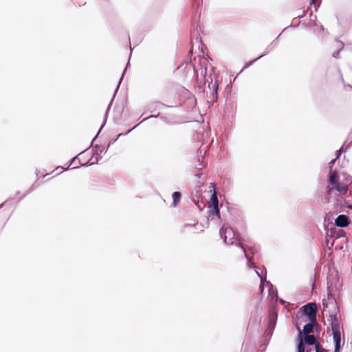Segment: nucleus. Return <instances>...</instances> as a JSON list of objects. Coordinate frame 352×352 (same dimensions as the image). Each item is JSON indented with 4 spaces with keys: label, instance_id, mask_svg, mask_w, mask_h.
Returning <instances> with one entry per match:
<instances>
[{
    "label": "nucleus",
    "instance_id": "1",
    "mask_svg": "<svg viewBox=\"0 0 352 352\" xmlns=\"http://www.w3.org/2000/svg\"><path fill=\"white\" fill-rule=\"evenodd\" d=\"M210 60V58L204 55L197 56L190 63L197 80H199L200 76L203 78L204 85L208 83V87L210 90V98L215 101L218 98L219 76L214 73V67Z\"/></svg>",
    "mask_w": 352,
    "mask_h": 352
},
{
    "label": "nucleus",
    "instance_id": "2",
    "mask_svg": "<svg viewBox=\"0 0 352 352\" xmlns=\"http://www.w3.org/2000/svg\"><path fill=\"white\" fill-rule=\"evenodd\" d=\"M220 236L222 239H223V241L227 245H235L236 246H239L241 252L243 254V256L247 259V264L249 267L250 258L249 254L247 253L245 248L241 243L238 241L236 238L235 233L233 229L229 226L228 224L224 223L219 230Z\"/></svg>",
    "mask_w": 352,
    "mask_h": 352
},
{
    "label": "nucleus",
    "instance_id": "3",
    "mask_svg": "<svg viewBox=\"0 0 352 352\" xmlns=\"http://www.w3.org/2000/svg\"><path fill=\"white\" fill-rule=\"evenodd\" d=\"M302 314L306 316L309 320H316L317 306L316 303L309 302L301 307Z\"/></svg>",
    "mask_w": 352,
    "mask_h": 352
},
{
    "label": "nucleus",
    "instance_id": "4",
    "mask_svg": "<svg viewBox=\"0 0 352 352\" xmlns=\"http://www.w3.org/2000/svg\"><path fill=\"white\" fill-rule=\"evenodd\" d=\"M337 311L331 312L329 315V321L330 322L331 328L332 331H340L341 324L340 316H338V309L336 307Z\"/></svg>",
    "mask_w": 352,
    "mask_h": 352
},
{
    "label": "nucleus",
    "instance_id": "5",
    "mask_svg": "<svg viewBox=\"0 0 352 352\" xmlns=\"http://www.w3.org/2000/svg\"><path fill=\"white\" fill-rule=\"evenodd\" d=\"M350 223L349 217L345 214H340L335 219V225L339 228H345Z\"/></svg>",
    "mask_w": 352,
    "mask_h": 352
},
{
    "label": "nucleus",
    "instance_id": "6",
    "mask_svg": "<svg viewBox=\"0 0 352 352\" xmlns=\"http://www.w3.org/2000/svg\"><path fill=\"white\" fill-rule=\"evenodd\" d=\"M278 37L274 40L273 41L265 50L263 54H261V56H259L258 57H257L256 58H255L254 60H252L248 65H247L245 66V68L249 67L250 65H251L252 64H253L254 63H255L256 60H258V59H260L261 58L263 57L264 56L267 55V54H269L270 52H272L276 47V41L277 40Z\"/></svg>",
    "mask_w": 352,
    "mask_h": 352
},
{
    "label": "nucleus",
    "instance_id": "7",
    "mask_svg": "<svg viewBox=\"0 0 352 352\" xmlns=\"http://www.w3.org/2000/svg\"><path fill=\"white\" fill-rule=\"evenodd\" d=\"M316 320H310L309 323L305 324L303 327V331L299 332L300 336H302V334L304 335H309L311 333L314 332V327L316 325Z\"/></svg>",
    "mask_w": 352,
    "mask_h": 352
},
{
    "label": "nucleus",
    "instance_id": "8",
    "mask_svg": "<svg viewBox=\"0 0 352 352\" xmlns=\"http://www.w3.org/2000/svg\"><path fill=\"white\" fill-rule=\"evenodd\" d=\"M333 341L335 342L334 352H339L340 350L341 332L333 331Z\"/></svg>",
    "mask_w": 352,
    "mask_h": 352
},
{
    "label": "nucleus",
    "instance_id": "9",
    "mask_svg": "<svg viewBox=\"0 0 352 352\" xmlns=\"http://www.w3.org/2000/svg\"><path fill=\"white\" fill-rule=\"evenodd\" d=\"M304 344H308V345H315L316 344H320L319 343L316 342V338L314 335H304L303 337V342Z\"/></svg>",
    "mask_w": 352,
    "mask_h": 352
},
{
    "label": "nucleus",
    "instance_id": "10",
    "mask_svg": "<svg viewBox=\"0 0 352 352\" xmlns=\"http://www.w3.org/2000/svg\"><path fill=\"white\" fill-rule=\"evenodd\" d=\"M333 186L339 192L346 194L348 191V186L346 184L337 182Z\"/></svg>",
    "mask_w": 352,
    "mask_h": 352
},
{
    "label": "nucleus",
    "instance_id": "11",
    "mask_svg": "<svg viewBox=\"0 0 352 352\" xmlns=\"http://www.w3.org/2000/svg\"><path fill=\"white\" fill-rule=\"evenodd\" d=\"M107 149H108V146L107 148H105L104 146L96 144L94 147V155H99L102 153H106L107 151Z\"/></svg>",
    "mask_w": 352,
    "mask_h": 352
},
{
    "label": "nucleus",
    "instance_id": "12",
    "mask_svg": "<svg viewBox=\"0 0 352 352\" xmlns=\"http://www.w3.org/2000/svg\"><path fill=\"white\" fill-rule=\"evenodd\" d=\"M338 174L335 171L333 173H331L329 175V184L333 186L334 184H336L337 182H338Z\"/></svg>",
    "mask_w": 352,
    "mask_h": 352
},
{
    "label": "nucleus",
    "instance_id": "13",
    "mask_svg": "<svg viewBox=\"0 0 352 352\" xmlns=\"http://www.w3.org/2000/svg\"><path fill=\"white\" fill-rule=\"evenodd\" d=\"M181 196L182 195L180 192L176 191L173 193L172 197L173 200L174 206H176L177 205V203L180 201Z\"/></svg>",
    "mask_w": 352,
    "mask_h": 352
},
{
    "label": "nucleus",
    "instance_id": "14",
    "mask_svg": "<svg viewBox=\"0 0 352 352\" xmlns=\"http://www.w3.org/2000/svg\"><path fill=\"white\" fill-rule=\"evenodd\" d=\"M210 201L212 204L211 206H219V200L217 195L215 191H214V192L211 195Z\"/></svg>",
    "mask_w": 352,
    "mask_h": 352
},
{
    "label": "nucleus",
    "instance_id": "15",
    "mask_svg": "<svg viewBox=\"0 0 352 352\" xmlns=\"http://www.w3.org/2000/svg\"><path fill=\"white\" fill-rule=\"evenodd\" d=\"M137 126H138V124H137V125H135V126H133L132 129H131L128 130V131H127L126 133H121L118 134V135H117V137H116V139L112 140L109 143V144H108V146H108V148L110 146V145H111V144L114 143V142H116V140H117L120 137H121V136H122V135H125L129 134V133L132 130H133V129H134Z\"/></svg>",
    "mask_w": 352,
    "mask_h": 352
},
{
    "label": "nucleus",
    "instance_id": "16",
    "mask_svg": "<svg viewBox=\"0 0 352 352\" xmlns=\"http://www.w3.org/2000/svg\"><path fill=\"white\" fill-rule=\"evenodd\" d=\"M210 214H215L219 218H220V211H219V206H211Z\"/></svg>",
    "mask_w": 352,
    "mask_h": 352
},
{
    "label": "nucleus",
    "instance_id": "17",
    "mask_svg": "<svg viewBox=\"0 0 352 352\" xmlns=\"http://www.w3.org/2000/svg\"><path fill=\"white\" fill-rule=\"evenodd\" d=\"M250 267H249L248 265H247V267H248L249 269H251V268H254V269H255V272H256V274H257V276H258L259 278H261V280L262 281L263 278H262V276H261V274H260V273L258 272V271L257 270V267H256V266L253 263H252V258H251V257H250Z\"/></svg>",
    "mask_w": 352,
    "mask_h": 352
},
{
    "label": "nucleus",
    "instance_id": "18",
    "mask_svg": "<svg viewBox=\"0 0 352 352\" xmlns=\"http://www.w3.org/2000/svg\"><path fill=\"white\" fill-rule=\"evenodd\" d=\"M334 236H336V238L338 239L344 237L346 236V232L342 230H339L338 231L334 232Z\"/></svg>",
    "mask_w": 352,
    "mask_h": 352
},
{
    "label": "nucleus",
    "instance_id": "19",
    "mask_svg": "<svg viewBox=\"0 0 352 352\" xmlns=\"http://www.w3.org/2000/svg\"><path fill=\"white\" fill-rule=\"evenodd\" d=\"M298 352H305V346L302 343V338L300 339V342L298 344Z\"/></svg>",
    "mask_w": 352,
    "mask_h": 352
},
{
    "label": "nucleus",
    "instance_id": "20",
    "mask_svg": "<svg viewBox=\"0 0 352 352\" xmlns=\"http://www.w3.org/2000/svg\"><path fill=\"white\" fill-rule=\"evenodd\" d=\"M276 324V319H272V318H270V322H269V326H268V329H270V332L271 331H272V329L274 328V326Z\"/></svg>",
    "mask_w": 352,
    "mask_h": 352
},
{
    "label": "nucleus",
    "instance_id": "21",
    "mask_svg": "<svg viewBox=\"0 0 352 352\" xmlns=\"http://www.w3.org/2000/svg\"><path fill=\"white\" fill-rule=\"evenodd\" d=\"M316 352H329L327 349L322 347L320 344H316Z\"/></svg>",
    "mask_w": 352,
    "mask_h": 352
},
{
    "label": "nucleus",
    "instance_id": "22",
    "mask_svg": "<svg viewBox=\"0 0 352 352\" xmlns=\"http://www.w3.org/2000/svg\"><path fill=\"white\" fill-rule=\"evenodd\" d=\"M343 49V47H342L340 50H338V51L335 52L333 54V57H334L335 58H340V52L342 51V50Z\"/></svg>",
    "mask_w": 352,
    "mask_h": 352
},
{
    "label": "nucleus",
    "instance_id": "23",
    "mask_svg": "<svg viewBox=\"0 0 352 352\" xmlns=\"http://www.w3.org/2000/svg\"><path fill=\"white\" fill-rule=\"evenodd\" d=\"M110 106H111V103H109V105H108V107H107V108L105 117H107V114L108 111H109V108H110ZM105 122H106V118H104V122H103V124L101 125V127H100V129L99 131H100L102 129V128L104 126V124H105Z\"/></svg>",
    "mask_w": 352,
    "mask_h": 352
},
{
    "label": "nucleus",
    "instance_id": "24",
    "mask_svg": "<svg viewBox=\"0 0 352 352\" xmlns=\"http://www.w3.org/2000/svg\"><path fill=\"white\" fill-rule=\"evenodd\" d=\"M35 187H34V185L33 184L30 188L29 190L24 194V195L21 198V199L25 197L27 195H28L29 193H30L32 191H33L34 190Z\"/></svg>",
    "mask_w": 352,
    "mask_h": 352
},
{
    "label": "nucleus",
    "instance_id": "25",
    "mask_svg": "<svg viewBox=\"0 0 352 352\" xmlns=\"http://www.w3.org/2000/svg\"><path fill=\"white\" fill-rule=\"evenodd\" d=\"M343 152V147H341L338 151L336 152V160L340 157Z\"/></svg>",
    "mask_w": 352,
    "mask_h": 352
},
{
    "label": "nucleus",
    "instance_id": "26",
    "mask_svg": "<svg viewBox=\"0 0 352 352\" xmlns=\"http://www.w3.org/2000/svg\"><path fill=\"white\" fill-rule=\"evenodd\" d=\"M128 65H129V63H127V65H126V67H125V69H124V72H123V73H122V75H124V72L126 70V69H127V67H128ZM122 77H123V76H122V77H121V78H120V82H119V83H118V86H117V87H116V89L115 93H116L117 90L118 89V87H119V85H120V82H121V80H122Z\"/></svg>",
    "mask_w": 352,
    "mask_h": 352
},
{
    "label": "nucleus",
    "instance_id": "27",
    "mask_svg": "<svg viewBox=\"0 0 352 352\" xmlns=\"http://www.w3.org/2000/svg\"><path fill=\"white\" fill-rule=\"evenodd\" d=\"M327 289H328V298L330 299V298H333V296L331 294V286L328 285L327 287Z\"/></svg>",
    "mask_w": 352,
    "mask_h": 352
},
{
    "label": "nucleus",
    "instance_id": "28",
    "mask_svg": "<svg viewBox=\"0 0 352 352\" xmlns=\"http://www.w3.org/2000/svg\"><path fill=\"white\" fill-rule=\"evenodd\" d=\"M336 160V158L333 159V160H331V162H329V168H331L332 167V166L334 164V163H335Z\"/></svg>",
    "mask_w": 352,
    "mask_h": 352
},
{
    "label": "nucleus",
    "instance_id": "29",
    "mask_svg": "<svg viewBox=\"0 0 352 352\" xmlns=\"http://www.w3.org/2000/svg\"><path fill=\"white\" fill-rule=\"evenodd\" d=\"M156 104L157 107H166V105H165L164 104L162 103V102H156ZM170 106H167V107H169Z\"/></svg>",
    "mask_w": 352,
    "mask_h": 352
},
{
    "label": "nucleus",
    "instance_id": "30",
    "mask_svg": "<svg viewBox=\"0 0 352 352\" xmlns=\"http://www.w3.org/2000/svg\"><path fill=\"white\" fill-rule=\"evenodd\" d=\"M201 175H202V173H196V174L195 175V177L197 179H199V178H201Z\"/></svg>",
    "mask_w": 352,
    "mask_h": 352
},
{
    "label": "nucleus",
    "instance_id": "31",
    "mask_svg": "<svg viewBox=\"0 0 352 352\" xmlns=\"http://www.w3.org/2000/svg\"><path fill=\"white\" fill-rule=\"evenodd\" d=\"M77 159H78V155H77V156H76V157H74L72 159V162H71V163H70L69 166H71L72 163H75Z\"/></svg>",
    "mask_w": 352,
    "mask_h": 352
},
{
    "label": "nucleus",
    "instance_id": "32",
    "mask_svg": "<svg viewBox=\"0 0 352 352\" xmlns=\"http://www.w3.org/2000/svg\"><path fill=\"white\" fill-rule=\"evenodd\" d=\"M344 87L346 90L347 89V88L352 89V86L350 85H344Z\"/></svg>",
    "mask_w": 352,
    "mask_h": 352
},
{
    "label": "nucleus",
    "instance_id": "33",
    "mask_svg": "<svg viewBox=\"0 0 352 352\" xmlns=\"http://www.w3.org/2000/svg\"><path fill=\"white\" fill-rule=\"evenodd\" d=\"M10 199H12V198H9V199H8L5 202L2 203V204L0 205V208H1V207H3V206L4 205V204H5L6 202L8 201H9V200H10Z\"/></svg>",
    "mask_w": 352,
    "mask_h": 352
},
{
    "label": "nucleus",
    "instance_id": "34",
    "mask_svg": "<svg viewBox=\"0 0 352 352\" xmlns=\"http://www.w3.org/2000/svg\"><path fill=\"white\" fill-rule=\"evenodd\" d=\"M316 1V0H311V3L312 4H314V3H315Z\"/></svg>",
    "mask_w": 352,
    "mask_h": 352
},
{
    "label": "nucleus",
    "instance_id": "35",
    "mask_svg": "<svg viewBox=\"0 0 352 352\" xmlns=\"http://www.w3.org/2000/svg\"><path fill=\"white\" fill-rule=\"evenodd\" d=\"M348 208H349V209H351V210H352V204H351V205H348Z\"/></svg>",
    "mask_w": 352,
    "mask_h": 352
},
{
    "label": "nucleus",
    "instance_id": "36",
    "mask_svg": "<svg viewBox=\"0 0 352 352\" xmlns=\"http://www.w3.org/2000/svg\"><path fill=\"white\" fill-rule=\"evenodd\" d=\"M19 194H20V191H17L16 193V195H19Z\"/></svg>",
    "mask_w": 352,
    "mask_h": 352
},
{
    "label": "nucleus",
    "instance_id": "37",
    "mask_svg": "<svg viewBox=\"0 0 352 352\" xmlns=\"http://www.w3.org/2000/svg\"><path fill=\"white\" fill-rule=\"evenodd\" d=\"M280 301L282 302V304H284L285 303V301L283 300H280Z\"/></svg>",
    "mask_w": 352,
    "mask_h": 352
},
{
    "label": "nucleus",
    "instance_id": "38",
    "mask_svg": "<svg viewBox=\"0 0 352 352\" xmlns=\"http://www.w3.org/2000/svg\"><path fill=\"white\" fill-rule=\"evenodd\" d=\"M153 117H154L153 116H150V117L147 118V119H148V118H153ZM145 120H146V118Z\"/></svg>",
    "mask_w": 352,
    "mask_h": 352
},
{
    "label": "nucleus",
    "instance_id": "39",
    "mask_svg": "<svg viewBox=\"0 0 352 352\" xmlns=\"http://www.w3.org/2000/svg\"><path fill=\"white\" fill-rule=\"evenodd\" d=\"M96 138V136L94 138H93L92 142L95 140Z\"/></svg>",
    "mask_w": 352,
    "mask_h": 352
},
{
    "label": "nucleus",
    "instance_id": "40",
    "mask_svg": "<svg viewBox=\"0 0 352 352\" xmlns=\"http://www.w3.org/2000/svg\"><path fill=\"white\" fill-rule=\"evenodd\" d=\"M82 166H86L87 165V163L85 164H82Z\"/></svg>",
    "mask_w": 352,
    "mask_h": 352
}]
</instances>
